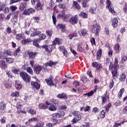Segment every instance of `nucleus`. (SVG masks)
<instances>
[{
    "instance_id": "nucleus-1",
    "label": "nucleus",
    "mask_w": 127,
    "mask_h": 127,
    "mask_svg": "<svg viewBox=\"0 0 127 127\" xmlns=\"http://www.w3.org/2000/svg\"><path fill=\"white\" fill-rule=\"evenodd\" d=\"M55 44H62V42L61 41L60 39L56 38L53 42V45H44L42 46L41 47L42 49H45L46 52H47L48 56H50V55H51V52H52V48H53V46H54Z\"/></svg>"
},
{
    "instance_id": "nucleus-2",
    "label": "nucleus",
    "mask_w": 127,
    "mask_h": 127,
    "mask_svg": "<svg viewBox=\"0 0 127 127\" xmlns=\"http://www.w3.org/2000/svg\"><path fill=\"white\" fill-rule=\"evenodd\" d=\"M64 21H69L71 24H76L78 22V15H75L73 17H71V15H64Z\"/></svg>"
},
{
    "instance_id": "nucleus-3",
    "label": "nucleus",
    "mask_w": 127,
    "mask_h": 127,
    "mask_svg": "<svg viewBox=\"0 0 127 127\" xmlns=\"http://www.w3.org/2000/svg\"><path fill=\"white\" fill-rule=\"evenodd\" d=\"M100 28L101 27L100 26V24L97 23H94L92 26V33H94V34H95L96 36H98V35H99V33H100Z\"/></svg>"
},
{
    "instance_id": "nucleus-4",
    "label": "nucleus",
    "mask_w": 127,
    "mask_h": 127,
    "mask_svg": "<svg viewBox=\"0 0 127 127\" xmlns=\"http://www.w3.org/2000/svg\"><path fill=\"white\" fill-rule=\"evenodd\" d=\"M54 99L51 100V101L52 102V103H53L50 104L48 102H46V104L47 105V106H48V108H49V111H51L53 112L54 111H56L57 107L56 106V104L54 103Z\"/></svg>"
},
{
    "instance_id": "nucleus-5",
    "label": "nucleus",
    "mask_w": 127,
    "mask_h": 127,
    "mask_svg": "<svg viewBox=\"0 0 127 127\" xmlns=\"http://www.w3.org/2000/svg\"><path fill=\"white\" fill-rule=\"evenodd\" d=\"M20 76L23 81L26 83H29L30 82V77L28 76L27 73L25 72H21L20 73Z\"/></svg>"
},
{
    "instance_id": "nucleus-6",
    "label": "nucleus",
    "mask_w": 127,
    "mask_h": 127,
    "mask_svg": "<svg viewBox=\"0 0 127 127\" xmlns=\"http://www.w3.org/2000/svg\"><path fill=\"white\" fill-rule=\"evenodd\" d=\"M5 6V3L0 2V11H3L4 13H7L9 11V9Z\"/></svg>"
},
{
    "instance_id": "nucleus-7",
    "label": "nucleus",
    "mask_w": 127,
    "mask_h": 127,
    "mask_svg": "<svg viewBox=\"0 0 127 127\" xmlns=\"http://www.w3.org/2000/svg\"><path fill=\"white\" fill-rule=\"evenodd\" d=\"M34 12H35V9L33 8H30L24 10L23 14H24V15H30V14H32Z\"/></svg>"
},
{
    "instance_id": "nucleus-8",
    "label": "nucleus",
    "mask_w": 127,
    "mask_h": 127,
    "mask_svg": "<svg viewBox=\"0 0 127 127\" xmlns=\"http://www.w3.org/2000/svg\"><path fill=\"white\" fill-rule=\"evenodd\" d=\"M106 3L107 4L106 8H109V11H110L111 13H116V11H115V10L114 9V7L111 6L110 8V6L112 4L111 1H110V0H107L106 1Z\"/></svg>"
},
{
    "instance_id": "nucleus-9",
    "label": "nucleus",
    "mask_w": 127,
    "mask_h": 127,
    "mask_svg": "<svg viewBox=\"0 0 127 127\" xmlns=\"http://www.w3.org/2000/svg\"><path fill=\"white\" fill-rule=\"evenodd\" d=\"M36 81H32L31 82V84L33 88V89H36V90H38L40 88V84L37 82L38 81V80L36 79V78H35Z\"/></svg>"
},
{
    "instance_id": "nucleus-10",
    "label": "nucleus",
    "mask_w": 127,
    "mask_h": 127,
    "mask_svg": "<svg viewBox=\"0 0 127 127\" xmlns=\"http://www.w3.org/2000/svg\"><path fill=\"white\" fill-rule=\"evenodd\" d=\"M36 54H37V53H32L30 52H26L25 53L26 57H29L30 59H34V58H35Z\"/></svg>"
},
{
    "instance_id": "nucleus-11",
    "label": "nucleus",
    "mask_w": 127,
    "mask_h": 127,
    "mask_svg": "<svg viewBox=\"0 0 127 127\" xmlns=\"http://www.w3.org/2000/svg\"><path fill=\"white\" fill-rule=\"evenodd\" d=\"M35 9H36V10H42L43 9V4H41V2L39 0L36 1Z\"/></svg>"
},
{
    "instance_id": "nucleus-12",
    "label": "nucleus",
    "mask_w": 127,
    "mask_h": 127,
    "mask_svg": "<svg viewBox=\"0 0 127 127\" xmlns=\"http://www.w3.org/2000/svg\"><path fill=\"white\" fill-rule=\"evenodd\" d=\"M45 81L49 86H54V84L53 83V76H50L49 78L45 79Z\"/></svg>"
},
{
    "instance_id": "nucleus-13",
    "label": "nucleus",
    "mask_w": 127,
    "mask_h": 127,
    "mask_svg": "<svg viewBox=\"0 0 127 127\" xmlns=\"http://www.w3.org/2000/svg\"><path fill=\"white\" fill-rule=\"evenodd\" d=\"M21 107L22 105L20 104V102H18L16 105V109H17V113L18 114H26V112L21 111Z\"/></svg>"
},
{
    "instance_id": "nucleus-14",
    "label": "nucleus",
    "mask_w": 127,
    "mask_h": 127,
    "mask_svg": "<svg viewBox=\"0 0 127 127\" xmlns=\"http://www.w3.org/2000/svg\"><path fill=\"white\" fill-rule=\"evenodd\" d=\"M15 87L16 90L19 91L21 89H22V84H21V82L18 80H16L15 82Z\"/></svg>"
},
{
    "instance_id": "nucleus-15",
    "label": "nucleus",
    "mask_w": 127,
    "mask_h": 127,
    "mask_svg": "<svg viewBox=\"0 0 127 127\" xmlns=\"http://www.w3.org/2000/svg\"><path fill=\"white\" fill-rule=\"evenodd\" d=\"M42 69H43L42 66H41L39 65H37L35 67L34 72L36 73V74H39V73H40V72H41V71H42Z\"/></svg>"
},
{
    "instance_id": "nucleus-16",
    "label": "nucleus",
    "mask_w": 127,
    "mask_h": 127,
    "mask_svg": "<svg viewBox=\"0 0 127 127\" xmlns=\"http://www.w3.org/2000/svg\"><path fill=\"white\" fill-rule=\"evenodd\" d=\"M112 26L114 28H116L117 26H118V24L119 23V20H118L117 18H113V19L112 20Z\"/></svg>"
},
{
    "instance_id": "nucleus-17",
    "label": "nucleus",
    "mask_w": 127,
    "mask_h": 127,
    "mask_svg": "<svg viewBox=\"0 0 127 127\" xmlns=\"http://www.w3.org/2000/svg\"><path fill=\"white\" fill-rule=\"evenodd\" d=\"M105 64L106 65V66H109V69L110 70H112V69H113V66H112V62H111V59L107 58L106 60V62H105Z\"/></svg>"
},
{
    "instance_id": "nucleus-18",
    "label": "nucleus",
    "mask_w": 127,
    "mask_h": 127,
    "mask_svg": "<svg viewBox=\"0 0 127 127\" xmlns=\"http://www.w3.org/2000/svg\"><path fill=\"white\" fill-rule=\"evenodd\" d=\"M26 6H27V3L26 2H21L19 6V10L20 11H23L24 8H26Z\"/></svg>"
},
{
    "instance_id": "nucleus-19",
    "label": "nucleus",
    "mask_w": 127,
    "mask_h": 127,
    "mask_svg": "<svg viewBox=\"0 0 127 127\" xmlns=\"http://www.w3.org/2000/svg\"><path fill=\"white\" fill-rule=\"evenodd\" d=\"M33 45L37 47V48H40V46L38 44V42H39V39H35L33 41Z\"/></svg>"
},
{
    "instance_id": "nucleus-20",
    "label": "nucleus",
    "mask_w": 127,
    "mask_h": 127,
    "mask_svg": "<svg viewBox=\"0 0 127 127\" xmlns=\"http://www.w3.org/2000/svg\"><path fill=\"white\" fill-rule=\"evenodd\" d=\"M58 63L56 62H53L51 61H50L49 62H47V63H46L45 64V66L46 67H48V66H49L50 67H52V66H53V65H56V64H57Z\"/></svg>"
},
{
    "instance_id": "nucleus-21",
    "label": "nucleus",
    "mask_w": 127,
    "mask_h": 127,
    "mask_svg": "<svg viewBox=\"0 0 127 127\" xmlns=\"http://www.w3.org/2000/svg\"><path fill=\"white\" fill-rule=\"evenodd\" d=\"M29 42H32V40H31L30 38H28L27 39L22 40L21 43L24 45H25V44H27V43H29Z\"/></svg>"
},
{
    "instance_id": "nucleus-22",
    "label": "nucleus",
    "mask_w": 127,
    "mask_h": 127,
    "mask_svg": "<svg viewBox=\"0 0 127 127\" xmlns=\"http://www.w3.org/2000/svg\"><path fill=\"white\" fill-rule=\"evenodd\" d=\"M88 30L86 29L81 30L79 32V35H80V36H85V35L88 34Z\"/></svg>"
},
{
    "instance_id": "nucleus-23",
    "label": "nucleus",
    "mask_w": 127,
    "mask_h": 127,
    "mask_svg": "<svg viewBox=\"0 0 127 127\" xmlns=\"http://www.w3.org/2000/svg\"><path fill=\"white\" fill-rule=\"evenodd\" d=\"M113 66V69H118L119 68V61L117 59L114 60V65L112 64Z\"/></svg>"
},
{
    "instance_id": "nucleus-24",
    "label": "nucleus",
    "mask_w": 127,
    "mask_h": 127,
    "mask_svg": "<svg viewBox=\"0 0 127 127\" xmlns=\"http://www.w3.org/2000/svg\"><path fill=\"white\" fill-rule=\"evenodd\" d=\"M5 109V104L4 103L1 102L0 103V113H3Z\"/></svg>"
},
{
    "instance_id": "nucleus-25",
    "label": "nucleus",
    "mask_w": 127,
    "mask_h": 127,
    "mask_svg": "<svg viewBox=\"0 0 127 127\" xmlns=\"http://www.w3.org/2000/svg\"><path fill=\"white\" fill-rule=\"evenodd\" d=\"M0 67L3 70L6 68V64L3 61H0Z\"/></svg>"
},
{
    "instance_id": "nucleus-26",
    "label": "nucleus",
    "mask_w": 127,
    "mask_h": 127,
    "mask_svg": "<svg viewBox=\"0 0 127 127\" xmlns=\"http://www.w3.org/2000/svg\"><path fill=\"white\" fill-rule=\"evenodd\" d=\"M102 105L106 104V102H107V92L106 94H104L101 97Z\"/></svg>"
},
{
    "instance_id": "nucleus-27",
    "label": "nucleus",
    "mask_w": 127,
    "mask_h": 127,
    "mask_svg": "<svg viewBox=\"0 0 127 127\" xmlns=\"http://www.w3.org/2000/svg\"><path fill=\"white\" fill-rule=\"evenodd\" d=\"M57 29H62V32H64V25L63 24H59L56 26Z\"/></svg>"
},
{
    "instance_id": "nucleus-28",
    "label": "nucleus",
    "mask_w": 127,
    "mask_h": 127,
    "mask_svg": "<svg viewBox=\"0 0 127 127\" xmlns=\"http://www.w3.org/2000/svg\"><path fill=\"white\" fill-rule=\"evenodd\" d=\"M41 32L39 30H33V32L31 33V36H36V35H39L40 34Z\"/></svg>"
},
{
    "instance_id": "nucleus-29",
    "label": "nucleus",
    "mask_w": 127,
    "mask_h": 127,
    "mask_svg": "<svg viewBox=\"0 0 127 127\" xmlns=\"http://www.w3.org/2000/svg\"><path fill=\"white\" fill-rule=\"evenodd\" d=\"M39 109H41V110H45V109H47L48 108V106L47 105H45L43 103H41L39 104Z\"/></svg>"
},
{
    "instance_id": "nucleus-30",
    "label": "nucleus",
    "mask_w": 127,
    "mask_h": 127,
    "mask_svg": "<svg viewBox=\"0 0 127 127\" xmlns=\"http://www.w3.org/2000/svg\"><path fill=\"white\" fill-rule=\"evenodd\" d=\"M97 55V59H100L101 57H102V49H99L96 54Z\"/></svg>"
},
{
    "instance_id": "nucleus-31",
    "label": "nucleus",
    "mask_w": 127,
    "mask_h": 127,
    "mask_svg": "<svg viewBox=\"0 0 127 127\" xmlns=\"http://www.w3.org/2000/svg\"><path fill=\"white\" fill-rule=\"evenodd\" d=\"M82 119L81 117H78V118L76 117L75 118H74L72 121V123H73V124H76V123H78V122H79V121H80L81 119Z\"/></svg>"
},
{
    "instance_id": "nucleus-32",
    "label": "nucleus",
    "mask_w": 127,
    "mask_h": 127,
    "mask_svg": "<svg viewBox=\"0 0 127 127\" xmlns=\"http://www.w3.org/2000/svg\"><path fill=\"white\" fill-rule=\"evenodd\" d=\"M38 121V118L36 117H34L30 118L28 120V122L29 123H36Z\"/></svg>"
},
{
    "instance_id": "nucleus-33",
    "label": "nucleus",
    "mask_w": 127,
    "mask_h": 127,
    "mask_svg": "<svg viewBox=\"0 0 127 127\" xmlns=\"http://www.w3.org/2000/svg\"><path fill=\"white\" fill-rule=\"evenodd\" d=\"M79 16H81L82 18H87L88 17V14L84 12H81L79 14Z\"/></svg>"
},
{
    "instance_id": "nucleus-34",
    "label": "nucleus",
    "mask_w": 127,
    "mask_h": 127,
    "mask_svg": "<svg viewBox=\"0 0 127 127\" xmlns=\"http://www.w3.org/2000/svg\"><path fill=\"white\" fill-rule=\"evenodd\" d=\"M6 55H5V53L0 52V59H6Z\"/></svg>"
},
{
    "instance_id": "nucleus-35",
    "label": "nucleus",
    "mask_w": 127,
    "mask_h": 127,
    "mask_svg": "<svg viewBox=\"0 0 127 127\" xmlns=\"http://www.w3.org/2000/svg\"><path fill=\"white\" fill-rule=\"evenodd\" d=\"M73 6H74V7L76 8V9H81V7H80V5L78 3V2H77L76 1H73Z\"/></svg>"
},
{
    "instance_id": "nucleus-36",
    "label": "nucleus",
    "mask_w": 127,
    "mask_h": 127,
    "mask_svg": "<svg viewBox=\"0 0 127 127\" xmlns=\"http://www.w3.org/2000/svg\"><path fill=\"white\" fill-rule=\"evenodd\" d=\"M113 70H112V74L113 77H117V75H118V71H117V68H112Z\"/></svg>"
},
{
    "instance_id": "nucleus-37",
    "label": "nucleus",
    "mask_w": 127,
    "mask_h": 127,
    "mask_svg": "<svg viewBox=\"0 0 127 127\" xmlns=\"http://www.w3.org/2000/svg\"><path fill=\"white\" fill-rule=\"evenodd\" d=\"M124 93H125V88H122L119 91L118 94V97L120 99L122 98L123 96V94H124Z\"/></svg>"
},
{
    "instance_id": "nucleus-38",
    "label": "nucleus",
    "mask_w": 127,
    "mask_h": 127,
    "mask_svg": "<svg viewBox=\"0 0 127 127\" xmlns=\"http://www.w3.org/2000/svg\"><path fill=\"white\" fill-rule=\"evenodd\" d=\"M64 18V12L62 11V13H59L57 15V18L58 19H62Z\"/></svg>"
},
{
    "instance_id": "nucleus-39",
    "label": "nucleus",
    "mask_w": 127,
    "mask_h": 127,
    "mask_svg": "<svg viewBox=\"0 0 127 127\" xmlns=\"http://www.w3.org/2000/svg\"><path fill=\"white\" fill-rule=\"evenodd\" d=\"M114 49L116 51L117 53H120V44H116L115 45Z\"/></svg>"
},
{
    "instance_id": "nucleus-40",
    "label": "nucleus",
    "mask_w": 127,
    "mask_h": 127,
    "mask_svg": "<svg viewBox=\"0 0 127 127\" xmlns=\"http://www.w3.org/2000/svg\"><path fill=\"white\" fill-rule=\"evenodd\" d=\"M29 113L31 115V116H33L36 114V110L33 108H31L29 110Z\"/></svg>"
},
{
    "instance_id": "nucleus-41",
    "label": "nucleus",
    "mask_w": 127,
    "mask_h": 127,
    "mask_svg": "<svg viewBox=\"0 0 127 127\" xmlns=\"http://www.w3.org/2000/svg\"><path fill=\"white\" fill-rule=\"evenodd\" d=\"M126 73H123L120 76L121 81H125L126 80Z\"/></svg>"
},
{
    "instance_id": "nucleus-42",
    "label": "nucleus",
    "mask_w": 127,
    "mask_h": 127,
    "mask_svg": "<svg viewBox=\"0 0 127 127\" xmlns=\"http://www.w3.org/2000/svg\"><path fill=\"white\" fill-rule=\"evenodd\" d=\"M106 115V110H102L100 114V117L101 119H104Z\"/></svg>"
},
{
    "instance_id": "nucleus-43",
    "label": "nucleus",
    "mask_w": 127,
    "mask_h": 127,
    "mask_svg": "<svg viewBox=\"0 0 127 127\" xmlns=\"http://www.w3.org/2000/svg\"><path fill=\"white\" fill-rule=\"evenodd\" d=\"M80 112L78 111H73L72 112V114L74 117H77V118H79V117H81V115H80Z\"/></svg>"
},
{
    "instance_id": "nucleus-44",
    "label": "nucleus",
    "mask_w": 127,
    "mask_h": 127,
    "mask_svg": "<svg viewBox=\"0 0 127 127\" xmlns=\"http://www.w3.org/2000/svg\"><path fill=\"white\" fill-rule=\"evenodd\" d=\"M52 19L53 21V24L54 25H56V22L57 21V19H56V15L55 14H53L52 16Z\"/></svg>"
},
{
    "instance_id": "nucleus-45",
    "label": "nucleus",
    "mask_w": 127,
    "mask_h": 127,
    "mask_svg": "<svg viewBox=\"0 0 127 127\" xmlns=\"http://www.w3.org/2000/svg\"><path fill=\"white\" fill-rule=\"evenodd\" d=\"M115 107H119L122 105V101L121 100H117L114 104Z\"/></svg>"
},
{
    "instance_id": "nucleus-46",
    "label": "nucleus",
    "mask_w": 127,
    "mask_h": 127,
    "mask_svg": "<svg viewBox=\"0 0 127 127\" xmlns=\"http://www.w3.org/2000/svg\"><path fill=\"white\" fill-rule=\"evenodd\" d=\"M39 40H43V39H45V38L46 37V35L44 34H39Z\"/></svg>"
},
{
    "instance_id": "nucleus-47",
    "label": "nucleus",
    "mask_w": 127,
    "mask_h": 127,
    "mask_svg": "<svg viewBox=\"0 0 127 127\" xmlns=\"http://www.w3.org/2000/svg\"><path fill=\"white\" fill-rule=\"evenodd\" d=\"M26 71L28 73L31 74V75H32V74H33V70H32V68H31V67H26Z\"/></svg>"
},
{
    "instance_id": "nucleus-48",
    "label": "nucleus",
    "mask_w": 127,
    "mask_h": 127,
    "mask_svg": "<svg viewBox=\"0 0 127 127\" xmlns=\"http://www.w3.org/2000/svg\"><path fill=\"white\" fill-rule=\"evenodd\" d=\"M90 1V0H84L82 3L83 7H87L88 6V2Z\"/></svg>"
},
{
    "instance_id": "nucleus-49",
    "label": "nucleus",
    "mask_w": 127,
    "mask_h": 127,
    "mask_svg": "<svg viewBox=\"0 0 127 127\" xmlns=\"http://www.w3.org/2000/svg\"><path fill=\"white\" fill-rule=\"evenodd\" d=\"M94 93H95L94 91L92 90L88 93L83 94V96H87L88 97H91V96H93V95H94Z\"/></svg>"
},
{
    "instance_id": "nucleus-50",
    "label": "nucleus",
    "mask_w": 127,
    "mask_h": 127,
    "mask_svg": "<svg viewBox=\"0 0 127 127\" xmlns=\"http://www.w3.org/2000/svg\"><path fill=\"white\" fill-rule=\"evenodd\" d=\"M23 37H22V34H18L16 35V39L17 40H20V39H22Z\"/></svg>"
},
{
    "instance_id": "nucleus-51",
    "label": "nucleus",
    "mask_w": 127,
    "mask_h": 127,
    "mask_svg": "<svg viewBox=\"0 0 127 127\" xmlns=\"http://www.w3.org/2000/svg\"><path fill=\"white\" fill-rule=\"evenodd\" d=\"M11 70L12 73H14V74H18V73L19 72V70L16 69V68H15V67H12Z\"/></svg>"
},
{
    "instance_id": "nucleus-52",
    "label": "nucleus",
    "mask_w": 127,
    "mask_h": 127,
    "mask_svg": "<svg viewBox=\"0 0 127 127\" xmlns=\"http://www.w3.org/2000/svg\"><path fill=\"white\" fill-rule=\"evenodd\" d=\"M89 12H90V13H96L97 12V9L96 8H91L89 9Z\"/></svg>"
},
{
    "instance_id": "nucleus-53",
    "label": "nucleus",
    "mask_w": 127,
    "mask_h": 127,
    "mask_svg": "<svg viewBox=\"0 0 127 127\" xmlns=\"http://www.w3.org/2000/svg\"><path fill=\"white\" fill-rule=\"evenodd\" d=\"M44 123L43 122H39L36 125L34 126V127H43Z\"/></svg>"
},
{
    "instance_id": "nucleus-54",
    "label": "nucleus",
    "mask_w": 127,
    "mask_h": 127,
    "mask_svg": "<svg viewBox=\"0 0 127 127\" xmlns=\"http://www.w3.org/2000/svg\"><path fill=\"white\" fill-rule=\"evenodd\" d=\"M10 9L11 10V11H15L17 9V7L16 6L12 5L10 6Z\"/></svg>"
},
{
    "instance_id": "nucleus-55",
    "label": "nucleus",
    "mask_w": 127,
    "mask_h": 127,
    "mask_svg": "<svg viewBox=\"0 0 127 127\" xmlns=\"http://www.w3.org/2000/svg\"><path fill=\"white\" fill-rule=\"evenodd\" d=\"M83 49L82 48V46L81 45H77V51H79V52H83Z\"/></svg>"
},
{
    "instance_id": "nucleus-56",
    "label": "nucleus",
    "mask_w": 127,
    "mask_h": 127,
    "mask_svg": "<svg viewBox=\"0 0 127 127\" xmlns=\"http://www.w3.org/2000/svg\"><path fill=\"white\" fill-rule=\"evenodd\" d=\"M5 60L7 63H12L13 62V59L11 58H6Z\"/></svg>"
},
{
    "instance_id": "nucleus-57",
    "label": "nucleus",
    "mask_w": 127,
    "mask_h": 127,
    "mask_svg": "<svg viewBox=\"0 0 127 127\" xmlns=\"http://www.w3.org/2000/svg\"><path fill=\"white\" fill-rule=\"evenodd\" d=\"M11 95L12 96V97H17L19 95V93H18V92L16 91L15 92H12L11 94Z\"/></svg>"
},
{
    "instance_id": "nucleus-58",
    "label": "nucleus",
    "mask_w": 127,
    "mask_h": 127,
    "mask_svg": "<svg viewBox=\"0 0 127 127\" xmlns=\"http://www.w3.org/2000/svg\"><path fill=\"white\" fill-rule=\"evenodd\" d=\"M46 34L49 36V37H51L52 35V31L49 30L46 31Z\"/></svg>"
},
{
    "instance_id": "nucleus-59",
    "label": "nucleus",
    "mask_w": 127,
    "mask_h": 127,
    "mask_svg": "<svg viewBox=\"0 0 127 127\" xmlns=\"http://www.w3.org/2000/svg\"><path fill=\"white\" fill-rule=\"evenodd\" d=\"M84 112H90V111H91V107H90L89 106H86L84 108Z\"/></svg>"
},
{
    "instance_id": "nucleus-60",
    "label": "nucleus",
    "mask_w": 127,
    "mask_h": 127,
    "mask_svg": "<svg viewBox=\"0 0 127 127\" xmlns=\"http://www.w3.org/2000/svg\"><path fill=\"white\" fill-rule=\"evenodd\" d=\"M77 37V33H76L75 32H74L72 34H71L70 35H69V39H72V38H73V37Z\"/></svg>"
},
{
    "instance_id": "nucleus-61",
    "label": "nucleus",
    "mask_w": 127,
    "mask_h": 127,
    "mask_svg": "<svg viewBox=\"0 0 127 127\" xmlns=\"http://www.w3.org/2000/svg\"><path fill=\"white\" fill-rule=\"evenodd\" d=\"M4 52H5L6 56H10L11 55V52L9 50L4 51Z\"/></svg>"
},
{
    "instance_id": "nucleus-62",
    "label": "nucleus",
    "mask_w": 127,
    "mask_h": 127,
    "mask_svg": "<svg viewBox=\"0 0 127 127\" xmlns=\"http://www.w3.org/2000/svg\"><path fill=\"white\" fill-rule=\"evenodd\" d=\"M114 84L115 83L114 82V80H112L111 81H110V84H109V88H110V89H112L114 87Z\"/></svg>"
},
{
    "instance_id": "nucleus-63",
    "label": "nucleus",
    "mask_w": 127,
    "mask_h": 127,
    "mask_svg": "<svg viewBox=\"0 0 127 127\" xmlns=\"http://www.w3.org/2000/svg\"><path fill=\"white\" fill-rule=\"evenodd\" d=\"M57 98H59L60 99H61L62 100H63L64 99V94H59L57 95Z\"/></svg>"
},
{
    "instance_id": "nucleus-64",
    "label": "nucleus",
    "mask_w": 127,
    "mask_h": 127,
    "mask_svg": "<svg viewBox=\"0 0 127 127\" xmlns=\"http://www.w3.org/2000/svg\"><path fill=\"white\" fill-rule=\"evenodd\" d=\"M14 18L16 19L18 16V14H19V11H16L14 13Z\"/></svg>"
}]
</instances>
